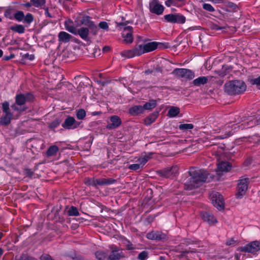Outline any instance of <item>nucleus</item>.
I'll return each mask as SVG.
<instances>
[{
  "label": "nucleus",
  "instance_id": "1",
  "mask_svg": "<svg viewBox=\"0 0 260 260\" xmlns=\"http://www.w3.org/2000/svg\"><path fill=\"white\" fill-rule=\"evenodd\" d=\"M188 173L191 177L184 184V188L186 190H192L200 187L206 182L208 176L206 171L196 170L194 168H190Z\"/></svg>",
  "mask_w": 260,
  "mask_h": 260
},
{
  "label": "nucleus",
  "instance_id": "2",
  "mask_svg": "<svg viewBox=\"0 0 260 260\" xmlns=\"http://www.w3.org/2000/svg\"><path fill=\"white\" fill-rule=\"evenodd\" d=\"M225 92L229 95H238L244 93L246 90V85L242 80H235L226 82L224 85Z\"/></svg>",
  "mask_w": 260,
  "mask_h": 260
},
{
  "label": "nucleus",
  "instance_id": "3",
  "mask_svg": "<svg viewBox=\"0 0 260 260\" xmlns=\"http://www.w3.org/2000/svg\"><path fill=\"white\" fill-rule=\"evenodd\" d=\"M35 100V96L30 92L19 93L15 96V103L19 106H24L27 102H32Z\"/></svg>",
  "mask_w": 260,
  "mask_h": 260
},
{
  "label": "nucleus",
  "instance_id": "4",
  "mask_svg": "<svg viewBox=\"0 0 260 260\" xmlns=\"http://www.w3.org/2000/svg\"><path fill=\"white\" fill-rule=\"evenodd\" d=\"M172 74L177 78L191 80L194 77V74L191 70L186 69L176 68L173 70Z\"/></svg>",
  "mask_w": 260,
  "mask_h": 260
},
{
  "label": "nucleus",
  "instance_id": "5",
  "mask_svg": "<svg viewBox=\"0 0 260 260\" xmlns=\"http://www.w3.org/2000/svg\"><path fill=\"white\" fill-rule=\"evenodd\" d=\"M211 200L214 206L219 210H223L224 202L223 196L218 192H213L210 195Z\"/></svg>",
  "mask_w": 260,
  "mask_h": 260
},
{
  "label": "nucleus",
  "instance_id": "6",
  "mask_svg": "<svg viewBox=\"0 0 260 260\" xmlns=\"http://www.w3.org/2000/svg\"><path fill=\"white\" fill-rule=\"evenodd\" d=\"M239 250L241 252L255 253L260 250V242L258 241L252 242L244 246L239 247Z\"/></svg>",
  "mask_w": 260,
  "mask_h": 260
},
{
  "label": "nucleus",
  "instance_id": "7",
  "mask_svg": "<svg viewBox=\"0 0 260 260\" xmlns=\"http://www.w3.org/2000/svg\"><path fill=\"white\" fill-rule=\"evenodd\" d=\"M165 20L168 22L172 23H184L185 22L186 18L182 14H170L164 16Z\"/></svg>",
  "mask_w": 260,
  "mask_h": 260
},
{
  "label": "nucleus",
  "instance_id": "8",
  "mask_svg": "<svg viewBox=\"0 0 260 260\" xmlns=\"http://www.w3.org/2000/svg\"><path fill=\"white\" fill-rule=\"evenodd\" d=\"M139 49L141 50V55L144 53L151 52L155 50L158 45H162V44L156 42H152L147 43L144 44L138 45Z\"/></svg>",
  "mask_w": 260,
  "mask_h": 260
},
{
  "label": "nucleus",
  "instance_id": "9",
  "mask_svg": "<svg viewBox=\"0 0 260 260\" xmlns=\"http://www.w3.org/2000/svg\"><path fill=\"white\" fill-rule=\"evenodd\" d=\"M149 8L151 13L157 15L162 14L164 11V6L159 3L158 0H152L149 3Z\"/></svg>",
  "mask_w": 260,
  "mask_h": 260
},
{
  "label": "nucleus",
  "instance_id": "10",
  "mask_svg": "<svg viewBox=\"0 0 260 260\" xmlns=\"http://www.w3.org/2000/svg\"><path fill=\"white\" fill-rule=\"evenodd\" d=\"M249 183V179L248 178H242L239 180L237 184L238 192L236 194L238 198L243 196L246 192L248 188V185Z\"/></svg>",
  "mask_w": 260,
  "mask_h": 260
},
{
  "label": "nucleus",
  "instance_id": "11",
  "mask_svg": "<svg viewBox=\"0 0 260 260\" xmlns=\"http://www.w3.org/2000/svg\"><path fill=\"white\" fill-rule=\"evenodd\" d=\"M81 123L76 121L73 117L68 116L61 125L66 129H75L79 127Z\"/></svg>",
  "mask_w": 260,
  "mask_h": 260
},
{
  "label": "nucleus",
  "instance_id": "12",
  "mask_svg": "<svg viewBox=\"0 0 260 260\" xmlns=\"http://www.w3.org/2000/svg\"><path fill=\"white\" fill-rule=\"evenodd\" d=\"M178 168L177 166H173L170 168H165L158 171V174L164 177L172 178L178 173Z\"/></svg>",
  "mask_w": 260,
  "mask_h": 260
},
{
  "label": "nucleus",
  "instance_id": "13",
  "mask_svg": "<svg viewBox=\"0 0 260 260\" xmlns=\"http://www.w3.org/2000/svg\"><path fill=\"white\" fill-rule=\"evenodd\" d=\"M146 237L149 240L157 241H162L167 239L166 235L158 231H152L147 234Z\"/></svg>",
  "mask_w": 260,
  "mask_h": 260
},
{
  "label": "nucleus",
  "instance_id": "14",
  "mask_svg": "<svg viewBox=\"0 0 260 260\" xmlns=\"http://www.w3.org/2000/svg\"><path fill=\"white\" fill-rule=\"evenodd\" d=\"M140 49H139L138 45H137L135 47L132 49L129 50H124L120 52V55L122 57H124L125 58H133L135 56H140L141 52Z\"/></svg>",
  "mask_w": 260,
  "mask_h": 260
},
{
  "label": "nucleus",
  "instance_id": "15",
  "mask_svg": "<svg viewBox=\"0 0 260 260\" xmlns=\"http://www.w3.org/2000/svg\"><path fill=\"white\" fill-rule=\"evenodd\" d=\"M132 30L133 27L130 26L124 28L122 36L124 38V42L126 44H131L133 42Z\"/></svg>",
  "mask_w": 260,
  "mask_h": 260
},
{
  "label": "nucleus",
  "instance_id": "16",
  "mask_svg": "<svg viewBox=\"0 0 260 260\" xmlns=\"http://www.w3.org/2000/svg\"><path fill=\"white\" fill-rule=\"evenodd\" d=\"M200 214L202 219L210 225L214 224L217 222L216 218L210 212L202 211Z\"/></svg>",
  "mask_w": 260,
  "mask_h": 260
},
{
  "label": "nucleus",
  "instance_id": "17",
  "mask_svg": "<svg viewBox=\"0 0 260 260\" xmlns=\"http://www.w3.org/2000/svg\"><path fill=\"white\" fill-rule=\"evenodd\" d=\"M111 123L107 125L106 127L109 129H115L121 124V119L117 116L114 115L110 117Z\"/></svg>",
  "mask_w": 260,
  "mask_h": 260
},
{
  "label": "nucleus",
  "instance_id": "18",
  "mask_svg": "<svg viewBox=\"0 0 260 260\" xmlns=\"http://www.w3.org/2000/svg\"><path fill=\"white\" fill-rule=\"evenodd\" d=\"M89 30L87 27H81L78 29L77 35H79L80 38L85 41H90L89 37Z\"/></svg>",
  "mask_w": 260,
  "mask_h": 260
},
{
  "label": "nucleus",
  "instance_id": "19",
  "mask_svg": "<svg viewBox=\"0 0 260 260\" xmlns=\"http://www.w3.org/2000/svg\"><path fill=\"white\" fill-rule=\"evenodd\" d=\"M116 180L110 178H99L95 179V183L96 185H106L114 184L116 182Z\"/></svg>",
  "mask_w": 260,
  "mask_h": 260
},
{
  "label": "nucleus",
  "instance_id": "20",
  "mask_svg": "<svg viewBox=\"0 0 260 260\" xmlns=\"http://www.w3.org/2000/svg\"><path fill=\"white\" fill-rule=\"evenodd\" d=\"M143 112V109L141 105L134 106L128 109V113L134 116H138Z\"/></svg>",
  "mask_w": 260,
  "mask_h": 260
},
{
  "label": "nucleus",
  "instance_id": "21",
  "mask_svg": "<svg viewBox=\"0 0 260 260\" xmlns=\"http://www.w3.org/2000/svg\"><path fill=\"white\" fill-rule=\"evenodd\" d=\"M0 118V124L6 126L9 125L13 118V115L12 113H6Z\"/></svg>",
  "mask_w": 260,
  "mask_h": 260
},
{
  "label": "nucleus",
  "instance_id": "22",
  "mask_svg": "<svg viewBox=\"0 0 260 260\" xmlns=\"http://www.w3.org/2000/svg\"><path fill=\"white\" fill-rule=\"evenodd\" d=\"M232 168L231 163L228 161H221L217 165L218 172H228Z\"/></svg>",
  "mask_w": 260,
  "mask_h": 260
},
{
  "label": "nucleus",
  "instance_id": "23",
  "mask_svg": "<svg viewBox=\"0 0 260 260\" xmlns=\"http://www.w3.org/2000/svg\"><path fill=\"white\" fill-rule=\"evenodd\" d=\"M72 36L65 31H60L58 35V41L63 43L69 42L72 38Z\"/></svg>",
  "mask_w": 260,
  "mask_h": 260
},
{
  "label": "nucleus",
  "instance_id": "24",
  "mask_svg": "<svg viewBox=\"0 0 260 260\" xmlns=\"http://www.w3.org/2000/svg\"><path fill=\"white\" fill-rule=\"evenodd\" d=\"M158 116V112H154L151 114L146 117L144 122L146 125H150L155 121Z\"/></svg>",
  "mask_w": 260,
  "mask_h": 260
},
{
  "label": "nucleus",
  "instance_id": "25",
  "mask_svg": "<svg viewBox=\"0 0 260 260\" xmlns=\"http://www.w3.org/2000/svg\"><path fill=\"white\" fill-rule=\"evenodd\" d=\"M186 0H167L166 2V5L167 7L171 6L180 7L185 4Z\"/></svg>",
  "mask_w": 260,
  "mask_h": 260
},
{
  "label": "nucleus",
  "instance_id": "26",
  "mask_svg": "<svg viewBox=\"0 0 260 260\" xmlns=\"http://www.w3.org/2000/svg\"><path fill=\"white\" fill-rule=\"evenodd\" d=\"M175 251L176 252H179L180 253L178 255V257L181 258H182L184 257H187V255L188 253H195L196 252V249H191L190 248H189L187 249H184L183 248H181V250H180L179 249H176Z\"/></svg>",
  "mask_w": 260,
  "mask_h": 260
},
{
  "label": "nucleus",
  "instance_id": "27",
  "mask_svg": "<svg viewBox=\"0 0 260 260\" xmlns=\"http://www.w3.org/2000/svg\"><path fill=\"white\" fill-rule=\"evenodd\" d=\"M59 151V148L56 145H52L47 149L46 155L47 157L56 156Z\"/></svg>",
  "mask_w": 260,
  "mask_h": 260
},
{
  "label": "nucleus",
  "instance_id": "28",
  "mask_svg": "<svg viewBox=\"0 0 260 260\" xmlns=\"http://www.w3.org/2000/svg\"><path fill=\"white\" fill-rule=\"evenodd\" d=\"M208 78L205 76H201L196 79H194L192 83L194 86H199L201 85H204L208 82Z\"/></svg>",
  "mask_w": 260,
  "mask_h": 260
},
{
  "label": "nucleus",
  "instance_id": "29",
  "mask_svg": "<svg viewBox=\"0 0 260 260\" xmlns=\"http://www.w3.org/2000/svg\"><path fill=\"white\" fill-rule=\"evenodd\" d=\"M157 105L156 101L155 100H150L149 102H146L143 106V110H152L156 107Z\"/></svg>",
  "mask_w": 260,
  "mask_h": 260
},
{
  "label": "nucleus",
  "instance_id": "30",
  "mask_svg": "<svg viewBox=\"0 0 260 260\" xmlns=\"http://www.w3.org/2000/svg\"><path fill=\"white\" fill-rule=\"evenodd\" d=\"M124 257V254L123 252H111L109 255L110 260H119Z\"/></svg>",
  "mask_w": 260,
  "mask_h": 260
},
{
  "label": "nucleus",
  "instance_id": "31",
  "mask_svg": "<svg viewBox=\"0 0 260 260\" xmlns=\"http://www.w3.org/2000/svg\"><path fill=\"white\" fill-rule=\"evenodd\" d=\"M180 113V109L177 107L172 106L168 111L167 115L170 117H174Z\"/></svg>",
  "mask_w": 260,
  "mask_h": 260
},
{
  "label": "nucleus",
  "instance_id": "32",
  "mask_svg": "<svg viewBox=\"0 0 260 260\" xmlns=\"http://www.w3.org/2000/svg\"><path fill=\"white\" fill-rule=\"evenodd\" d=\"M10 29L19 34L24 33L25 31L24 27L21 24H16L15 25L11 26L10 27Z\"/></svg>",
  "mask_w": 260,
  "mask_h": 260
},
{
  "label": "nucleus",
  "instance_id": "33",
  "mask_svg": "<svg viewBox=\"0 0 260 260\" xmlns=\"http://www.w3.org/2000/svg\"><path fill=\"white\" fill-rule=\"evenodd\" d=\"M15 260H35V258L27 253H22L20 255H16Z\"/></svg>",
  "mask_w": 260,
  "mask_h": 260
},
{
  "label": "nucleus",
  "instance_id": "34",
  "mask_svg": "<svg viewBox=\"0 0 260 260\" xmlns=\"http://www.w3.org/2000/svg\"><path fill=\"white\" fill-rule=\"evenodd\" d=\"M61 122V120L56 118L51 122L48 123V127L50 129L54 131V129L60 125Z\"/></svg>",
  "mask_w": 260,
  "mask_h": 260
},
{
  "label": "nucleus",
  "instance_id": "35",
  "mask_svg": "<svg viewBox=\"0 0 260 260\" xmlns=\"http://www.w3.org/2000/svg\"><path fill=\"white\" fill-rule=\"evenodd\" d=\"M15 11V9L12 7L8 8L5 11L4 15L7 18H8L10 19H12L14 18V13Z\"/></svg>",
  "mask_w": 260,
  "mask_h": 260
},
{
  "label": "nucleus",
  "instance_id": "36",
  "mask_svg": "<svg viewBox=\"0 0 260 260\" xmlns=\"http://www.w3.org/2000/svg\"><path fill=\"white\" fill-rule=\"evenodd\" d=\"M86 115V111L83 109H79L76 110V117L79 120L84 119Z\"/></svg>",
  "mask_w": 260,
  "mask_h": 260
},
{
  "label": "nucleus",
  "instance_id": "37",
  "mask_svg": "<svg viewBox=\"0 0 260 260\" xmlns=\"http://www.w3.org/2000/svg\"><path fill=\"white\" fill-rule=\"evenodd\" d=\"M90 17L89 16H84L82 17V19L81 20V23L85 25L86 26H89L91 23H93V22L91 21Z\"/></svg>",
  "mask_w": 260,
  "mask_h": 260
},
{
  "label": "nucleus",
  "instance_id": "38",
  "mask_svg": "<svg viewBox=\"0 0 260 260\" xmlns=\"http://www.w3.org/2000/svg\"><path fill=\"white\" fill-rule=\"evenodd\" d=\"M68 214L69 216H79L80 214L77 208L76 207L72 206L68 211Z\"/></svg>",
  "mask_w": 260,
  "mask_h": 260
},
{
  "label": "nucleus",
  "instance_id": "39",
  "mask_svg": "<svg viewBox=\"0 0 260 260\" xmlns=\"http://www.w3.org/2000/svg\"><path fill=\"white\" fill-rule=\"evenodd\" d=\"M30 2L32 4V6L39 8L44 6L46 3L45 0H30Z\"/></svg>",
  "mask_w": 260,
  "mask_h": 260
},
{
  "label": "nucleus",
  "instance_id": "40",
  "mask_svg": "<svg viewBox=\"0 0 260 260\" xmlns=\"http://www.w3.org/2000/svg\"><path fill=\"white\" fill-rule=\"evenodd\" d=\"M249 82L253 85H255L257 89H260V76L249 79Z\"/></svg>",
  "mask_w": 260,
  "mask_h": 260
},
{
  "label": "nucleus",
  "instance_id": "41",
  "mask_svg": "<svg viewBox=\"0 0 260 260\" xmlns=\"http://www.w3.org/2000/svg\"><path fill=\"white\" fill-rule=\"evenodd\" d=\"M255 124V121L253 120L252 117H251L248 121H245L244 123L242 124V125H244V127L249 128L253 126Z\"/></svg>",
  "mask_w": 260,
  "mask_h": 260
},
{
  "label": "nucleus",
  "instance_id": "42",
  "mask_svg": "<svg viewBox=\"0 0 260 260\" xmlns=\"http://www.w3.org/2000/svg\"><path fill=\"white\" fill-rule=\"evenodd\" d=\"M24 13L21 11H18L14 15V18L19 22L22 21L24 19Z\"/></svg>",
  "mask_w": 260,
  "mask_h": 260
},
{
  "label": "nucleus",
  "instance_id": "43",
  "mask_svg": "<svg viewBox=\"0 0 260 260\" xmlns=\"http://www.w3.org/2000/svg\"><path fill=\"white\" fill-rule=\"evenodd\" d=\"M87 28L89 30H90L91 32L93 34V35L96 36L98 34L99 28L98 26L94 23V22L91 23Z\"/></svg>",
  "mask_w": 260,
  "mask_h": 260
},
{
  "label": "nucleus",
  "instance_id": "44",
  "mask_svg": "<svg viewBox=\"0 0 260 260\" xmlns=\"http://www.w3.org/2000/svg\"><path fill=\"white\" fill-rule=\"evenodd\" d=\"M194 126L192 124H181L179 125V128L181 131H186L192 129Z\"/></svg>",
  "mask_w": 260,
  "mask_h": 260
},
{
  "label": "nucleus",
  "instance_id": "45",
  "mask_svg": "<svg viewBox=\"0 0 260 260\" xmlns=\"http://www.w3.org/2000/svg\"><path fill=\"white\" fill-rule=\"evenodd\" d=\"M84 183L88 186H96L95 179L94 178H85Z\"/></svg>",
  "mask_w": 260,
  "mask_h": 260
},
{
  "label": "nucleus",
  "instance_id": "46",
  "mask_svg": "<svg viewBox=\"0 0 260 260\" xmlns=\"http://www.w3.org/2000/svg\"><path fill=\"white\" fill-rule=\"evenodd\" d=\"M24 22L27 23L29 24L31 23L34 20V16L30 13H27L24 17Z\"/></svg>",
  "mask_w": 260,
  "mask_h": 260
},
{
  "label": "nucleus",
  "instance_id": "47",
  "mask_svg": "<svg viewBox=\"0 0 260 260\" xmlns=\"http://www.w3.org/2000/svg\"><path fill=\"white\" fill-rule=\"evenodd\" d=\"M248 120L246 117L242 116L241 117L240 115H235V120L233 121L237 124L240 123L241 122H243L244 123L245 121Z\"/></svg>",
  "mask_w": 260,
  "mask_h": 260
},
{
  "label": "nucleus",
  "instance_id": "48",
  "mask_svg": "<svg viewBox=\"0 0 260 260\" xmlns=\"http://www.w3.org/2000/svg\"><path fill=\"white\" fill-rule=\"evenodd\" d=\"M2 109L4 113H11L9 108V104L8 102H5L2 104Z\"/></svg>",
  "mask_w": 260,
  "mask_h": 260
},
{
  "label": "nucleus",
  "instance_id": "49",
  "mask_svg": "<svg viewBox=\"0 0 260 260\" xmlns=\"http://www.w3.org/2000/svg\"><path fill=\"white\" fill-rule=\"evenodd\" d=\"M106 254L103 251H98L95 253V256L99 260H102L106 257Z\"/></svg>",
  "mask_w": 260,
  "mask_h": 260
},
{
  "label": "nucleus",
  "instance_id": "50",
  "mask_svg": "<svg viewBox=\"0 0 260 260\" xmlns=\"http://www.w3.org/2000/svg\"><path fill=\"white\" fill-rule=\"evenodd\" d=\"M148 253L146 251H143L140 252L138 256V259L140 260H146L148 257Z\"/></svg>",
  "mask_w": 260,
  "mask_h": 260
},
{
  "label": "nucleus",
  "instance_id": "51",
  "mask_svg": "<svg viewBox=\"0 0 260 260\" xmlns=\"http://www.w3.org/2000/svg\"><path fill=\"white\" fill-rule=\"evenodd\" d=\"M225 6L229 8H231L234 11H236L238 9L237 5L231 2H226Z\"/></svg>",
  "mask_w": 260,
  "mask_h": 260
},
{
  "label": "nucleus",
  "instance_id": "52",
  "mask_svg": "<svg viewBox=\"0 0 260 260\" xmlns=\"http://www.w3.org/2000/svg\"><path fill=\"white\" fill-rule=\"evenodd\" d=\"M203 8L205 10L210 12H213L215 11L214 8L212 7L211 5L209 4H204L203 5Z\"/></svg>",
  "mask_w": 260,
  "mask_h": 260
},
{
  "label": "nucleus",
  "instance_id": "53",
  "mask_svg": "<svg viewBox=\"0 0 260 260\" xmlns=\"http://www.w3.org/2000/svg\"><path fill=\"white\" fill-rule=\"evenodd\" d=\"M211 28L212 29H214V30H220V29H225L227 27V25L225 24V25H218V24H213L212 25H211Z\"/></svg>",
  "mask_w": 260,
  "mask_h": 260
},
{
  "label": "nucleus",
  "instance_id": "54",
  "mask_svg": "<svg viewBox=\"0 0 260 260\" xmlns=\"http://www.w3.org/2000/svg\"><path fill=\"white\" fill-rule=\"evenodd\" d=\"M18 106H19L17 105L15 103V104L12 105L11 107L13 110L18 111L20 112L24 111L27 109V107H23L22 108H19Z\"/></svg>",
  "mask_w": 260,
  "mask_h": 260
},
{
  "label": "nucleus",
  "instance_id": "55",
  "mask_svg": "<svg viewBox=\"0 0 260 260\" xmlns=\"http://www.w3.org/2000/svg\"><path fill=\"white\" fill-rule=\"evenodd\" d=\"M34 171H32L30 169L26 168L24 170V174L27 177L31 178L34 176Z\"/></svg>",
  "mask_w": 260,
  "mask_h": 260
},
{
  "label": "nucleus",
  "instance_id": "56",
  "mask_svg": "<svg viewBox=\"0 0 260 260\" xmlns=\"http://www.w3.org/2000/svg\"><path fill=\"white\" fill-rule=\"evenodd\" d=\"M155 71H156V72H161V69H160V68L159 66H157V68L155 69H153V70L148 69V70H146L145 71V74L146 75L151 74Z\"/></svg>",
  "mask_w": 260,
  "mask_h": 260
},
{
  "label": "nucleus",
  "instance_id": "57",
  "mask_svg": "<svg viewBox=\"0 0 260 260\" xmlns=\"http://www.w3.org/2000/svg\"><path fill=\"white\" fill-rule=\"evenodd\" d=\"M125 244L127 250H132L135 249V246L129 241L126 240Z\"/></svg>",
  "mask_w": 260,
  "mask_h": 260
},
{
  "label": "nucleus",
  "instance_id": "58",
  "mask_svg": "<svg viewBox=\"0 0 260 260\" xmlns=\"http://www.w3.org/2000/svg\"><path fill=\"white\" fill-rule=\"evenodd\" d=\"M99 26L103 29L108 30L109 28L108 24L105 21L100 22L99 24Z\"/></svg>",
  "mask_w": 260,
  "mask_h": 260
},
{
  "label": "nucleus",
  "instance_id": "59",
  "mask_svg": "<svg viewBox=\"0 0 260 260\" xmlns=\"http://www.w3.org/2000/svg\"><path fill=\"white\" fill-rule=\"evenodd\" d=\"M154 220V216L152 215H149L145 219V224H149L152 223Z\"/></svg>",
  "mask_w": 260,
  "mask_h": 260
},
{
  "label": "nucleus",
  "instance_id": "60",
  "mask_svg": "<svg viewBox=\"0 0 260 260\" xmlns=\"http://www.w3.org/2000/svg\"><path fill=\"white\" fill-rule=\"evenodd\" d=\"M128 168L130 170L136 171L137 170H139L141 168V164H132V165H130Z\"/></svg>",
  "mask_w": 260,
  "mask_h": 260
},
{
  "label": "nucleus",
  "instance_id": "61",
  "mask_svg": "<svg viewBox=\"0 0 260 260\" xmlns=\"http://www.w3.org/2000/svg\"><path fill=\"white\" fill-rule=\"evenodd\" d=\"M137 161L139 164H141V167H142L146 162H147V160L143 156L139 158Z\"/></svg>",
  "mask_w": 260,
  "mask_h": 260
},
{
  "label": "nucleus",
  "instance_id": "62",
  "mask_svg": "<svg viewBox=\"0 0 260 260\" xmlns=\"http://www.w3.org/2000/svg\"><path fill=\"white\" fill-rule=\"evenodd\" d=\"M110 248V249L111 250V252H122L118 247L114 245H111Z\"/></svg>",
  "mask_w": 260,
  "mask_h": 260
},
{
  "label": "nucleus",
  "instance_id": "63",
  "mask_svg": "<svg viewBox=\"0 0 260 260\" xmlns=\"http://www.w3.org/2000/svg\"><path fill=\"white\" fill-rule=\"evenodd\" d=\"M41 260H53L51 256L47 254H44L41 256Z\"/></svg>",
  "mask_w": 260,
  "mask_h": 260
},
{
  "label": "nucleus",
  "instance_id": "64",
  "mask_svg": "<svg viewBox=\"0 0 260 260\" xmlns=\"http://www.w3.org/2000/svg\"><path fill=\"white\" fill-rule=\"evenodd\" d=\"M67 29L70 32L73 34L75 35H77V31H78V29H76L75 27L71 26L69 28H68Z\"/></svg>",
  "mask_w": 260,
  "mask_h": 260
}]
</instances>
